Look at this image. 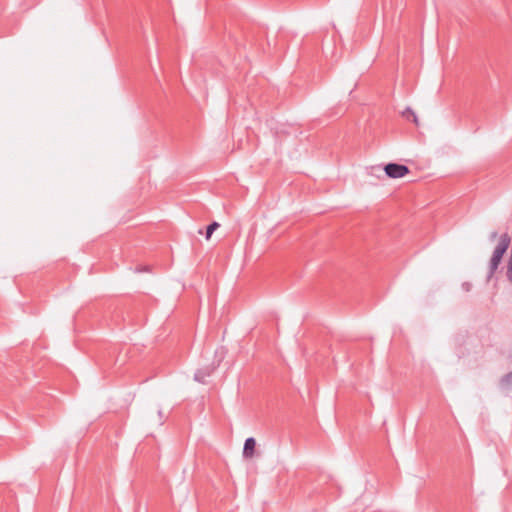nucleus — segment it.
Instances as JSON below:
<instances>
[{"instance_id": "nucleus-2", "label": "nucleus", "mask_w": 512, "mask_h": 512, "mask_svg": "<svg viewBox=\"0 0 512 512\" xmlns=\"http://www.w3.org/2000/svg\"><path fill=\"white\" fill-rule=\"evenodd\" d=\"M384 171L389 178L398 179L409 174L408 166L399 163H388L384 166Z\"/></svg>"}, {"instance_id": "nucleus-9", "label": "nucleus", "mask_w": 512, "mask_h": 512, "mask_svg": "<svg viewBox=\"0 0 512 512\" xmlns=\"http://www.w3.org/2000/svg\"><path fill=\"white\" fill-rule=\"evenodd\" d=\"M496 237H497V232H492V233L490 234V237H489V238H490V240H494Z\"/></svg>"}, {"instance_id": "nucleus-7", "label": "nucleus", "mask_w": 512, "mask_h": 512, "mask_svg": "<svg viewBox=\"0 0 512 512\" xmlns=\"http://www.w3.org/2000/svg\"><path fill=\"white\" fill-rule=\"evenodd\" d=\"M219 227V224L217 222H212L211 224H209L206 228V239H210L211 235L213 234V232Z\"/></svg>"}, {"instance_id": "nucleus-10", "label": "nucleus", "mask_w": 512, "mask_h": 512, "mask_svg": "<svg viewBox=\"0 0 512 512\" xmlns=\"http://www.w3.org/2000/svg\"><path fill=\"white\" fill-rule=\"evenodd\" d=\"M508 268H512V255H511L509 263H508Z\"/></svg>"}, {"instance_id": "nucleus-4", "label": "nucleus", "mask_w": 512, "mask_h": 512, "mask_svg": "<svg viewBox=\"0 0 512 512\" xmlns=\"http://www.w3.org/2000/svg\"><path fill=\"white\" fill-rule=\"evenodd\" d=\"M256 446V440L253 437H249L245 440L243 447V456L245 458H251L254 455Z\"/></svg>"}, {"instance_id": "nucleus-3", "label": "nucleus", "mask_w": 512, "mask_h": 512, "mask_svg": "<svg viewBox=\"0 0 512 512\" xmlns=\"http://www.w3.org/2000/svg\"><path fill=\"white\" fill-rule=\"evenodd\" d=\"M220 361L221 359L218 360L217 364L212 363L210 365L199 368L194 374V380L202 384L206 383V378L215 371V369L219 366Z\"/></svg>"}, {"instance_id": "nucleus-6", "label": "nucleus", "mask_w": 512, "mask_h": 512, "mask_svg": "<svg viewBox=\"0 0 512 512\" xmlns=\"http://www.w3.org/2000/svg\"><path fill=\"white\" fill-rule=\"evenodd\" d=\"M500 385L502 388H505V389H511L512 388V371L505 374L501 380H500Z\"/></svg>"}, {"instance_id": "nucleus-8", "label": "nucleus", "mask_w": 512, "mask_h": 512, "mask_svg": "<svg viewBox=\"0 0 512 512\" xmlns=\"http://www.w3.org/2000/svg\"><path fill=\"white\" fill-rule=\"evenodd\" d=\"M507 278L512 283V268H507Z\"/></svg>"}, {"instance_id": "nucleus-1", "label": "nucleus", "mask_w": 512, "mask_h": 512, "mask_svg": "<svg viewBox=\"0 0 512 512\" xmlns=\"http://www.w3.org/2000/svg\"><path fill=\"white\" fill-rule=\"evenodd\" d=\"M511 243V237L508 233H504L499 237V241L493 251L489 261V277H491L498 269L503 255L506 253Z\"/></svg>"}, {"instance_id": "nucleus-5", "label": "nucleus", "mask_w": 512, "mask_h": 512, "mask_svg": "<svg viewBox=\"0 0 512 512\" xmlns=\"http://www.w3.org/2000/svg\"><path fill=\"white\" fill-rule=\"evenodd\" d=\"M402 116L406 120L412 121L413 123H415V125H418V117L410 107H407L404 111H402Z\"/></svg>"}]
</instances>
